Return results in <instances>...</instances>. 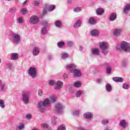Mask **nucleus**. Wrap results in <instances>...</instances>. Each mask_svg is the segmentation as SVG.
Segmentation results:
<instances>
[{"label":"nucleus","mask_w":130,"mask_h":130,"mask_svg":"<svg viewBox=\"0 0 130 130\" xmlns=\"http://www.w3.org/2000/svg\"><path fill=\"white\" fill-rule=\"evenodd\" d=\"M67 68L70 70L71 74H73L75 78H80L82 76V72L77 69V66L75 64H68L67 66Z\"/></svg>","instance_id":"f257e3e1"},{"label":"nucleus","mask_w":130,"mask_h":130,"mask_svg":"<svg viewBox=\"0 0 130 130\" xmlns=\"http://www.w3.org/2000/svg\"><path fill=\"white\" fill-rule=\"evenodd\" d=\"M50 105V101L48 99H46L44 101L40 102L38 104V108L40 112H45L46 110V106Z\"/></svg>","instance_id":"f03ea898"},{"label":"nucleus","mask_w":130,"mask_h":130,"mask_svg":"<svg viewBox=\"0 0 130 130\" xmlns=\"http://www.w3.org/2000/svg\"><path fill=\"white\" fill-rule=\"evenodd\" d=\"M100 48L102 50V52L104 55H106V54H108V48H109V45L108 43L103 42L100 43Z\"/></svg>","instance_id":"7ed1b4c3"},{"label":"nucleus","mask_w":130,"mask_h":130,"mask_svg":"<svg viewBox=\"0 0 130 130\" xmlns=\"http://www.w3.org/2000/svg\"><path fill=\"white\" fill-rule=\"evenodd\" d=\"M120 48L125 52L130 53V44L127 42H122L120 44Z\"/></svg>","instance_id":"20e7f679"},{"label":"nucleus","mask_w":130,"mask_h":130,"mask_svg":"<svg viewBox=\"0 0 130 130\" xmlns=\"http://www.w3.org/2000/svg\"><path fill=\"white\" fill-rule=\"evenodd\" d=\"M28 74L30 76L32 79H35L37 77V71L36 68L31 67L28 70Z\"/></svg>","instance_id":"39448f33"},{"label":"nucleus","mask_w":130,"mask_h":130,"mask_svg":"<svg viewBox=\"0 0 130 130\" xmlns=\"http://www.w3.org/2000/svg\"><path fill=\"white\" fill-rule=\"evenodd\" d=\"M22 101L24 104H28L29 103V100L30 99V92H24L22 93Z\"/></svg>","instance_id":"423d86ee"},{"label":"nucleus","mask_w":130,"mask_h":130,"mask_svg":"<svg viewBox=\"0 0 130 130\" xmlns=\"http://www.w3.org/2000/svg\"><path fill=\"white\" fill-rule=\"evenodd\" d=\"M29 23L33 25H36L39 23V18L37 16L32 15L29 18Z\"/></svg>","instance_id":"0eeeda50"},{"label":"nucleus","mask_w":130,"mask_h":130,"mask_svg":"<svg viewBox=\"0 0 130 130\" xmlns=\"http://www.w3.org/2000/svg\"><path fill=\"white\" fill-rule=\"evenodd\" d=\"M12 38L13 42L16 44H19L21 42V36L18 34H14Z\"/></svg>","instance_id":"6e6552de"},{"label":"nucleus","mask_w":130,"mask_h":130,"mask_svg":"<svg viewBox=\"0 0 130 130\" xmlns=\"http://www.w3.org/2000/svg\"><path fill=\"white\" fill-rule=\"evenodd\" d=\"M56 110L58 114H61L63 110V105L60 103L57 104L56 105Z\"/></svg>","instance_id":"1a4fd4ad"},{"label":"nucleus","mask_w":130,"mask_h":130,"mask_svg":"<svg viewBox=\"0 0 130 130\" xmlns=\"http://www.w3.org/2000/svg\"><path fill=\"white\" fill-rule=\"evenodd\" d=\"M16 130H24L25 129V123L23 122H20L19 125H17L16 128Z\"/></svg>","instance_id":"9d476101"},{"label":"nucleus","mask_w":130,"mask_h":130,"mask_svg":"<svg viewBox=\"0 0 130 130\" xmlns=\"http://www.w3.org/2000/svg\"><path fill=\"white\" fill-rule=\"evenodd\" d=\"M62 82L60 80L57 81L56 86L54 87L55 90H59L62 87Z\"/></svg>","instance_id":"9b49d317"},{"label":"nucleus","mask_w":130,"mask_h":130,"mask_svg":"<svg viewBox=\"0 0 130 130\" xmlns=\"http://www.w3.org/2000/svg\"><path fill=\"white\" fill-rule=\"evenodd\" d=\"M119 124L121 127H123V128H126V126L128 125L127 122L124 120H121L119 122Z\"/></svg>","instance_id":"f8f14e48"},{"label":"nucleus","mask_w":130,"mask_h":130,"mask_svg":"<svg viewBox=\"0 0 130 130\" xmlns=\"http://www.w3.org/2000/svg\"><path fill=\"white\" fill-rule=\"evenodd\" d=\"M130 11V5L129 4H127L125 5V8L123 9V13L125 15L128 14Z\"/></svg>","instance_id":"ddd939ff"},{"label":"nucleus","mask_w":130,"mask_h":130,"mask_svg":"<svg viewBox=\"0 0 130 130\" xmlns=\"http://www.w3.org/2000/svg\"><path fill=\"white\" fill-rule=\"evenodd\" d=\"M113 81L116 83H122L123 82V78L121 77H113Z\"/></svg>","instance_id":"4468645a"},{"label":"nucleus","mask_w":130,"mask_h":130,"mask_svg":"<svg viewBox=\"0 0 130 130\" xmlns=\"http://www.w3.org/2000/svg\"><path fill=\"white\" fill-rule=\"evenodd\" d=\"M84 116L85 118H86L87 119H91L92 118V117L93 116V114L92 113L88 112L84 114Z\"/></svg>","instance_id":"2eb2a0df"},{"label":"nucleus","mask_w":130,"mask_h":130,"mask_svg":"<svg viewBox=\"0 0 130 130\" xmlns=\"http://www.w3.org/2000/svg\"><path fill=\"white\" fill-rule=\"evenodd\" d=\"M122 33V30L119 29H116L114 30L113 35L114 36H119Z\"/></svg>","instance_id":"dca6fc26"},{"label":"nucleus","mask_w":130,"mask_h":130,"mask_svg":"<svg viewBox=\"0 0 130 130\" xmlns=\"http://www.w3.org/2000/svg\"><path fill=\"white\" fill-rule=\"evenodd\" d=\"M19 57V54L17 53H13L11 54V59L12 60H16L18 59Z\"/></svg>","instance_id":"f3484780"},{"label":"nucleus","mask_w":130,"mask_h":130,"mask_svg":"<svg viewBox=\"0 0 130 130\" xmlns=\"http://www.w3.org/2000/svg\"><path fill=\"white\" fill-rule=\"evenodd\" d=\"M91 53L94 55H99V54H100V52L99 51V50L98 49L94 48L92 49Z\"/></svg>","instance_id":"a211bd4d"},{"label":"nucleus","mask_w":130,"mask_h":130,"mask_svg":"<svg viewBox=\"0 0 130 130\" xmlns=\"http://www.w3.org/2000/svg\"><path fill=\"white\" fill-rule=\"evenodd\" d=\"M91 36H98L99 35V30L97 29H93L91 31Z\"/></svg>","instance_id":"6ab92c4d"},{"label":"nucleus","mask_w":130,"mask_h":130,"mask_svg":"<svg viewBox=\"0 0 130 130\" xmlns=\"http://www.w3.org/2000/svg\"><path fill=\"white\" fill-rule=\"evenodd\" d=\"M81 23L82 22H81V20H78L75 23L73 26L74 28H79V27H81Z\"/></svg>","instance_id":"aec40b11"},{"label":"nucleus","mask_w":130,"mask_h":130,"mask_svg":"<svg viewBox=\"0 0 130 130\" xmlns=\"http://www.w3.org/2000/svg\"><path fill=\"white\" fill-rule=\"evenodd\" d=\"M116 19V13H112L110 16L109 20L110 21H115Z\"/></svg>","instance_id":"412c9836"},{"label":"nucleus","mask_w":130,"mask_h":130,"mask_svg":"<svg viewBox=\"0 0 130 130\" xmlns=\"http://www.w3.org/2000/svg\"><path fill=\"white\" fill-rule=\"evenodd\" d=\"M96 14L98 15L99 16H100L104 13V10L102 8H99L96 10Z\"/></svg>","instance_id":"4be33fe9"},{"label":"nucleus","mask_w":130,"mask_h":130,"mask_svg":"<svg viewBox=\"0 0 130 130\" xmlns=\"http://www.w3.org/2000/svg\"><path fill=\"white\" fill-rule=\"evenodd\" d=\"M32 53L34 55H38L39 54V48L37 47L34 48Z\"/></svg>","instance_id":"5701e85b"},{"label":"nucleus","mask_w":130,"mask_h":130,"mask_svg":"<svg viewBox=\"0 0 130 130\" xmlns=\"http://www.w3.org/2000/svg\"><path fill=\"white\" fill-rule=\"evenodd\" d=\"M82 86V82L80 81H77L74 82V87L76 88H80Z\"/></svg>","instance_id":"b1692460"},{"label":"nucleus","mask_w":130,"mask_h":130,"mask_svg":"<svg viewBox=\"0 0 130 130\" xmlns=\"http://www.w3.org/2000/svg\"><path fill=\"white\" fill-rule=\"evenodd\" d=\"M106 90L107 92H111L112 91V87L109 84H107L106 85Z\"/></svg>","instance_id":"393cba45"},{"label":"nucleus","mask_w":130,"mask_h":130,"mask_svg":"<svg viewBox=\"0 0 130 130\" xmlns=\"http://www.w3.org/2000/svg\"><path fill=\"white\" fill-rule=\"evenodd\" d=\"M0 107L3 109L6 107V105L5 104V100H0Z\"/></svg>","instance_id":"a878e982"},{"label":"nucleus","mask_w":130,"mask_h":130,"mask_svg":"<svg viewBox=\"0 0 130 130\" xmlns=\"http://www.w3.org/2000/svg\"><path fill=\"white\" fill-rule=\"evenodd\" d=\"M57 46L59 48H62V47H63V46H64V43L62 41L59 42L57 43Z\"/></svg>","instance_id":"bb28decb"},{"label":"nucleus","mask_w":130,"mask_h":130,"mask_svg":"<svg viewBox=\"0 0 130 130\" xmlns=\"http://www.w3.org/2000/svg\"><path fill=\"white\" fill-rule=\"evenodd\" d=\"M49 12H52L55 9V6L54 5H50L48 7Z\"/></svg>","instance_id":"cd10ccee"},{"label":"nucleus","mask_w":130,"mask_h":130,"mask_svg":"<svg viewBox=\"0 0 130 130\" xmlns=\"http://www.w3.org/2000/svg\"><path fill=\"white\" fill-rule=\"evenodd\" d=\"M89 24H91V25H94V24H96V20L94 19V18L91 17L89 20Z\"/></svg>","instance_id":"c85d7f7f"},{"label":"nucleus","mask_w":130,"mask_h":130,"mask_svg":"<svg viewBox=\"0 0 130 130\" xmlns=\"http://www.w3.org/2000/svg\"><path fill=\"white\" fill-rule=\"evenodd\" d=\"M68 47H73L74 46V42L72 41H68L67 42Z\"/></svg>","instance_id":"c756f323"},{"label":"nucleus","mask_w":130,"mask_h":130,"mask_svg":"<svg viewBox=\"0 0 130 130\" xmlns=\"http://www.w3.org/2000/svg\"><path fill=\"white\" fill-rule=\"evenodd\" d=\"M68 57H69V54H68V53H64L62 54L61 58L62 59H66V58H68Z\"/></svg>","instance_id":"7c9ffc66"},{"label":"nucleus","mask_w":130,"mask_h":130,"mask_svg":"<svg viewBox=\"0 0 130 130\" xmlns=\"http://www.w3.org/2000/svg\"><path fill=\"white\" fill-rule=\"evenodd\" d=\"M81 11H82L81 7H77L74 9V12H75L76 13H79Z\"/></svg>","instance_id":"2f4dec72"},{"label":"nucleus","mask_w":130,"mask_h":130,"mask_svg":"<svg viewBox=\"0 0 130 130\" xmlns=\"http://www.w3.org/2000/svg\"><path fill=\"white\" fill-rule=\"evenodd\" d=\"M57 130H66V126L64 125H61L59 126Z\"/></svg>","instance_id":"473e14b6"},{"label":"nucleus","mask_w":130,"mask_h":130,"mask_svg":"<svg viewBox=\"0 0 130 130\" xmlns=\"http://www.w3.org/2000/svg\"><path fill=\"white\" fill-rule=\"evenodd\" d=\"M47 33V29H46V27H43L42 29V34L44 35V34H46Z\"/></svg>","instance_id":"72a5a7b5"},{"label":"nucleus","mask_w":130,"mask_h":130,"mask_svg":"<svg viewBox=\"0 0 130 130\" xmlns=\"http://www.w3.org/2000/svg\"><path fill=\"white\" fill-rule=\"evenodd\" d=\"M41 126L43 128H45L46 129H48V125L46 123L42 124Z\"/></svg>","instance_id":"f704fd0d"},{"label":"nucleus","mask_w":130,"mask_h":130,"mask_svg":"<svg viewBox=\"0 0 130 130\" xmlns=\"http://www.w3.org/2000/svg\"><path fill=\"white\" fill-rule=\"evenodd\" d=\"M127 62H128L127 59H123L122 62L123 67H125V66L127 64Z\"/></svg>","instance_id":"c9c22d12"},{"label":"nucleus","mask_w":130,"mask_h":130,"mask_svg":"<svg viewBox=\"0 0 130 130\" xmlns=\"http://www.w3.org/2000/svg\"><path fill=\"white\" fill-rule=\"evenodd\" d=\"M23 18L22 17H19L17 19V22L18 23H19V24H22L23 23Z\"/></svg>","instance_id":"e433bc0d"},{"label":"nucleus","mask_w":130,"mask_h":130,"mask_svg":"<svg viewBox=\"0 0 130 130\" xmlns=\"http://www.w3.org/2000/svg\"><path fill=\"white\" fill-rule=\"evenodd\" d=\"M50 102H52V103H54V102L56 100L55 97L54 96H52L50 97Z\"/></svg>","instance_id":"4c0bfd02"},{"label":"nucleus","mask_w":130,"mask_h":130,"mask_svg":"<svg viewBox=\"0 0 130 130\" xmlns=\"http://www.w3.org/2000/svg\"><path fill=\"white\" fill-rule=\"evenodd\" d=\"M81 95H82V92L81 90H79L77 92L76 96L77 97V98H79V97L81 96Z\"/></svg>","instance_id":"58836bf2"},{"label":"nucleus","mask_w":130,"mask_h":130,"mask_svg":"<svg viewBox=\"0 0 130 130\" xmlns=\"http://www.w3.org/2000/svg\"><path fill=\"white\" fill-rule=\"evenodd\" d=\"M56 119L57 118L56 117H53V118L52 119V123L53 124H55V123H56Z\"/></svg>","instance_id":"ea45409f"},{"label":"nucleus","mask_w":130,"mask_h":130,"mask_svg":"<svg viewBox=\"0 0 130 130\" xmlns=\"http://www.w3.org/2000/svg\"><path fill=\"white\" fill-rule=\"evenodd\" d=\"M21 13L22 15H26V13H27V9L23 8L22 10H21Z\"/></svg>","instance_id":"a19ab883"},{"label":"nucleus","mask_w":130,"mask_h":130,"mask_svg":"<svg viewBox=\"0 0 130 130\" xmlns=\"http://www.w3.org/2000/svg\"><path fill=\"white\" fill-rule=\"evenodd\" d=\"M7 89V86L5 84H2L1 85V90L2 91H5Z\"/></svg>","instance_id":"79ce46f5"},{"label":"nucleus","mask_w":130,"mask_h":130,"mask_svg":"<svg viewBox=\"0 0 130 130\" xmlns=\"http://www.w3.org/2000/svg\"><path fill=\"white\" fill-rule=\"evenodd\" d=\"M122 88H123L125 90H127V89H129V85L127 84H123L122 85Z\"/></svg>","instance_id":"37998d69"},{"label":"nucleus","mask_w":130,"mask_h":130,"mask_svg":"<svg viewBox=\"0 0 130 130\" xmlns=\"http://www.w3.org/2000/svg\"><path fill=\"white\" fill-rule=\"evenodd\" d=\"M56 82L54 81V80H49V84L50 86H53V85L55 84Z\"/></svg>","instance_id":"c03bdc74"},{"label":"nucleus","mask_w":130,"mask_h":130,"mask_svg":"<svg viewBox=\"0 0 130 130\" xmlns=\"http://www.w3.org/2000/svg\"><path fill=\"white\" fill-rule=\"evenodd\" d=\"M55 25L56 27H60V25H61L60 22H59L58 21H56Z\"/></svg>","instance_id":"a18cd8bd"},{"label":"nucleus","mask_w":130,"mask_h":130,"mask_svg":"<svg viewBox=\"0 0 130 130\" xmlns=\"http://www.w3.org/2000/svg\"><path fill=\"white\" fill-rule=\"evenodd\" d=\"M109 121H108V120H105H105H103L102 121V123L103 124L106 125V124H107V123H108Z\"/></svg>","instance_id":"49530a36"},{"label":"nucleus","mask_w":130,"mask_h":130,"mask_svg":"<svg viewBox=\"0 0 130 130\" xmlns=\"http://www.w3.org/2000/svg\"><path fill=\"white\" fill-rule=\"evenodd\" d=\"M38 95L39 96H42V95H43V91H42V90H39L38 91Z\"/></svg>","instance_id":"de8ad7c7"},{"label":"nucleus","mask_w":130,"mask_h":130,"mask_svg":"<svg viewBox=\"0 0 130 130\" xmlns=\"http://www.w3.org/2000/svg\"><path fill=\"white\" fill-rule=\"evenodd\" d=\"M111 73V68L110 67H108L107 68V74H110Z\"/></svg>","instance_id":"09e8293b"},{"label":"nucleus","mask_w":130,"mask_h":130,"mask_svg":"<svg viewBox=\"0 0 130 130\" xmlns=\"http://www.w3.org/2000/svg\"><path fill=\"white\" fill-rule=\"evenodd\" d=\"M73 115H79V111H74L73 113Z\"/></svg>","instance_id":"8fccbe9b"},{"label":"nucleus","mask_w":130,"mask_h":130,"mask_svg":"<svg viewBox=\"0 0 130 130\" xmlns=\"http://www.w3.org/2000/svg\"><path fill=\"white\" fill-rule=\"evenodd\" d=\"M17 11V9L16 8H12L11 9H10V12L11 13H15Z\"/></svg>","instance_id":"3c124183"},{"label":"nucleus","mask_w":130,"mask_h":130,"mask_svg":"<svg viewBox=\"0 0 130 130\" xmlns=\"http://www.w3.org/2000/svg\"><path fill=\"white\" fill-rule=\"evenodd\" d=\"M26 119H31V118H32V116L30 114L26 115Z\"/></svg>","instance_id":"603ef678"},{"label":"nucleus","mask_w":130,"mask_h":130,"mask_svg":"<svg viewBox=\"0 0 130 130\" xmlns=\"http://www.w3.org/2000/svg\"><path fill=\"white\" fill-rule=\"evenodd\" d=\"M34 5L35 6H39V5H40V2L39 1H35L34 2Z\"/></svg>","instance_id":"864d4df0"},{"label":"nucleus","mask_w":130,"mask_h":130,"mask_svg":"<svg viewBox=\"0 0 130 130\" xmlns=\"http://www.w3.org/2000/svg\"><path fill=\"white\" fill-rule=\"evenodd\" d=\"M43 26H47L48 25V22L46 21H45L42 22Z\"/></svg>","instance_id":"5fc2aeb1"},{"label":"nucleus","mask_w":130,"mask_h":130,"mask_svg":"<svg viewBox=\"0 0 130 130\" xmlns=\"http://www.w3.org/2000/svg\"><path fill=\"white\" fill-rule=\"evenodd\" d=\"M103 81V79H99L97 80V83H98V84H100V83H102Z\"/></svg>","instance_id":"6e6d98bb"},{"label":"nucleus","mask_w":130,"mask_h":130,"mask_svg":"<svg viewBox=\"0 0 130 130\" xmlns=\"http://www.w3.org/2000/svg\"><path fill=\"white\" fill-rule=\"evenodd\" d=\"M46 13H47V9H44L43 11V16H44V15H45V14H46Z\"/></svg>","instance_id":"4d7b16f0"},{"label":"nucleus","mask_w":130,"mask_h":130,"mask_svg":"<svg viewBox=\"0 0 130 130\" xmlns=\"http://www.w3.org/2000/svg\"><path fill=\"white\" fill-rule=\"evenodd\" d=\"M29 1V0H25V2H24L22 4L23 6H26V5L27 4H28V2Z\"/></svg>","instance_id":"13d9d810"},{"label":"nucleus","mask_w":130,"mask_h":130,"mask_svg":"<svg viewBox=\"0 0 130 130\" xmlns=\"http://www.w3.org/2000/svg\"><path fill=\"white\" fill-rule=\"evenodd\" d=\"M64 79H68V74L67 73H64L63 75Z\"/></svg>","instance_id":"bf43d9fd"},{"label":"nucleus","mask_w":130,"mask_h":130,"mask_svg":"<svg viewBox=\"0 0 130 130\" xmlns=\"http://www.w3.org/2000/svg\"><path fill=\"white\" fill-rule=\"evenodd\" d=\"M79 130H86V128H85L83 127H80L79 128Z\"/></svg>","instance_id":"052dcab7"},{"label":"nucleus","mask_w":130,"mask_h":130,"mask_svg":"<svg viewBox=\"0 0 130 130\" xmlns=\"http://www.w3.org/2000/svg\"><path fill=\"white\" fill-rule=\"evenodd\" d=\"M8 67L11 69H12V67H13V66L12 65V64H8Z\"/></svg>","instance_id":"680f3d73"},{"label":"nucleus","mask_w":130,"mask_h":130,"mask_svg":"<svg viewBox=\"0 0 130 130\" xmlns=\"http://www.w3.org/2000/svg\"><path fill=\"white\" fill-rule=\"evenodd\" d=\"M79 50L80 51H82V50H83V47L81 46H79Z\"/></svg>","instance_id":"e2e57ef3"},{"label":"nucleus","mask_w":130,"mask_h":130,"mask_svg":"<svg viewBox=\"0 0 130 130\" xmlns=\"http://www.w3.org/2000/svg\"><path fill=\"white\" fill-rule=\"evenodd\" d=\"M48 58H49V59H51L52 58V56L49 55V56H48Z\"/></svg>","instance_id":"0e129e2a"},{"label":"nucleus","mask_w":130,"mask_h":130,"mask_svg":"<svg viewBox=\"0 0 130 130\" xmlns=\"http://www.w3.org/2000/svg\"><path fill=\"white\" fill-rule=\"evenodd\" d=\"M68 4H71L72 3V0H68Z\"/></svg>","instance_id":"69168bd1"},{"label":"nucleus","mask_w":130,"mask_h":130,"mask_svg":"<svg viewBox=\"0 0 130 130\" xmlns=\"http://www.w3.org/2000/svg\"><path fill=\"white\" fill-rule=\"evenodd\" d=\"M116 49H117V50H120V48L117 47Z\"/></svg>","instance_id":"338daca9"},{"label":"nucleus","mask_w":130,"mask_h":130,"mask_svg":"<svg viewBox=\"0 0 130 130\" xmlns=\"http://www.w3.org/2000/svg\"><path fill=\"white\" fill-rule=\"evenodd\" d=\"M3 85V82H2V80H0V87Z\"/></svg>","instance_id":"774afa93"}]
</instances>
